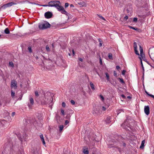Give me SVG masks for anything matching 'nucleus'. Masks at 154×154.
<instances>
[{
  "mask_svg": "<svg viewBox=\"0 0 154 154\" xmlns=\"http://www.w3.org/2000/svg\"><path fill=\"white\" fill-rule=\"evenodd\" d=\"M61 4L59 1H52L48 2L49 7H55L62 14L67 15L68 13L64 9L63 7L61 6Z\"/></svg>",
  "mask_w": 154,
  "mask_h": 154,
  "instance_id": "nucleus-1",
  "label": "nucleus"
},
{
  "mask_svg": "<svg viewBox=\"0 0 154 154\" xmlns=\"http://www.w3.org/2000/svg\"><path fill=\"white\" fill-rule=\"evenodd\" d=\"M49 94H46L44 95L45 99L41 100V103L42 104L44 105L49 103V106L52 108V106L53 105V99L50 94H49Z\"/></svg>",
  "mask_w": 154,
  "mask_h": 154,
  "instance_id": "nucleus-2",
  "label": "nucleus"
},
{
  "mask_svg": "<svg viewBox=\"0 0 154 154\" xmlns=\"http://www.w3.org/2000/svg\"><path fill=\"white\" fill-rule=\"evenodd\" d=\"M51 25L47 22L45 21L44 23L41 24L39 25V28L41 29H45L50 27Z\"/></svg>",
  "mask_w": 154,
  "mask_h": 154,
  "instance_id": "nucleus-3",
  "label": "nucleus"
},
{
  "mask_svg": "<svg viewBox=\"0 0 154 154\" xmlns=\"http://www.w3.org/2000/svg\"><path fill=\"white\" fill-rule=\"evenodd\" d=\"M149 54L151 59L154 61V47L149 49Z\"/></svg>",
  "mask_w": 154,
  "mask_h": 154,
  "instance_id": "nucleus-4",
  "label": "nucleus"
},
{
  "mask_svg": "<svg viewBox=\"0 0 154 154\" xmlns=\"http://www.w3.org/2000/svg\"><path fill=\"white\" fill-rule=\"evenodd\" d=\"M115 138L116 140L119 141L120 142L122 143L124 146H125V143H124L125 138L124 137L121 136L116 135L115 136Z\"/></svg>",
  "mask_w": 154,
  "mask_h": 154,
  "instance_id": "nucleus-5",
  "label": "nucleus"
},
{
  "mask_svg": "<svg viewBox=\"0 0 154 154\" xmlns=\"http://www.w3.org/2000/svg\"><path fill=\"white\" fill-rule=\"evenodd\" d=\"M126 131H128V133L130 135L132 136L133 133L132 132V130H133V127L129 125H128L126 126Z\"/></svg>",
  "mask_w": 154,
  "mask_h": 154,
  "instance_id": "nucleus-6",
  "label": "nucleus"
},
{
  "mask_svg": "<svg viewBox=\"0 0 154 154\" xmlns=\"http://www.w3.org/2000/svg\"><path fill=\"white\" fill-rule=\"evenodd\" d=\"M132 95L126 91V101L130 102L132 98Z\"/></svg>",
  "mask_w": 154,
  "mask_h": 154,
  "instance_id": "nucleus-7",
  "label": "nucleus"
},
{
  "mask_svg": "<svg viewBox=\"0 0 154 154\" xmlns=\"http://www.w3.org/2000/svg\"><path fill=\"white\" fill-rule=\"evenodd\" d=\"M11 88H14V89H17V82L15 80H13L11 81Z\"/></svg>",
  "mask_w": 154,
  "mask_h": 154,
  "instance_id": "nucleus-8",
  "label": "nucleus"
},
{
  "mask_svg": "<svg viewBox=\"0 0 154 154\" xmlns=\"http://www.w3.org/2000/svg\"><path fill=\"white\" fill-rule=\"evenodd\" d=\"M45 17L47 19H49L51 18L53 15L52 12L50 11H48L46 12L45 14Z\"/></svg>",
  "mask_w": 154,
  "mask_h": 154,
  "instance_id": "nucleus-9",
  "label": "nucleus"
},
{
  "mask_svg": "<svg viewBox=\"0 0 154 154\" xmlns=\"http://www.w3.org/2000/svg\"><path fill=\"white\" fill-rule=\"evenodd\" d=\"M144 111L146 115H148L149 114V107L148 106H145Z\"/></svg>",
  "mask_w": 154,
  "mask_h": 154,
  "instance_id": "nucleus-10",
  "label": "nucleus"
},
{
  "mask_svg": "<svg viewBox=\"0 0 154 154\" xmlns=\"http://www.w3.org/2000/svg\"><path fill=\"white\" fill-rule=\"evenodd\" d=\"M125 16H124V15H123L120 18V21L121 22L120 23L123 26H124L125 24Z\"/></svg>",
  "mask_w": 154,
  "mask_h": 154,
  "instance_id": "nucleus-11",
  "label": "nucleus"
},
{
  "mask_svg": "<svg viewBox=\"0 0 154 154\" xmlns=\"http://www.w3.org/2000/svg\"><path fill=\"white\" fill-rule=\"evenodd\" d=\"M83 152L84 154H88L89 151L88 147L87 146H84L83 148Z\"/></svg>",
  "mask_w": 154,
  "mask_h": 154,
  "instance_id": "nucleus-12",
  "label": "nucleus"
},
{
  "mask_svg": "<svg viewBox=\"0 0 154 154\" xmlns=\"http://www.w3.org/2000/svg\"><path fill=\"white\" fill-rule=\"evenodd\" d=\"M99 111L100 109L98 106H97V108H94L93 110V114L94 115H97L99 113Z\"/></svg>",
  "mask_w": 154,
  "mask_h": 154,
  "instance_id": "nucleus-13",
  "label": "nucleus"
},
{
  "mask_svg": "<svg viewBox=\"0 0 154 154\" xmlns=\"http://www.w3.org/2000/svg\"><path fill=\"white\" fill-rule=\"evenodd\" d=\"M29 101L30 104H28V106L30 108L31 106L33 105L34 103V100L32 97H31L29 99Z\"/></svg>",
  "mask_w": 154,
  "mask_h": 154,
  "instance_id": "nucleus-14",
  "label": "nucleus"
},
{
  "mask_svg": "<svg viewBox=\"0 0 154 154\" xmlns=\"http://www.w3.org/2000/svg\"><path fill=\"white\" fill-rule=\"evenodd\" d=\"M139 58L140 59V63H141V66L142 67V69H143V76L144 75V67H143V64L142 63V59H141V58L140 57H139Z\"/></svg>",
  "mask_w": 154,
  "mask_h": 154,
  "instance_id": "nucleus-15",
  "label": "nucleus"
},
{
  "mask_svg": "<svg viewBox=\"0 0 154 154\" xmlns=\"http://www.w3.org/2000/svg\"><path fill=\"white\" fill-rule=\"evenodd\" d=\"M139 49L140 51V55L142 57H143V51L142 47L140 46H139Z\"/></svg>",
  "mask_w": 154,
  "mask_h": 154,
  "instance_id": "nucleus-16",
  "label": "nucleus"
},
{
  "mask_svg": "<svg viewBox=\"0 0 154 154\" xmlns=\"http://www.w3.org/2000/svg\"><path fill=\"white\" fill-rule=\"evenodd\" d=\"M40 137L41 138V140H42L43 144L44 145L45 144V141L44 139L43 136L42 134L40 135Z\"/></svg>",
  "mask_w": 154,
  "mask_h": 154,
  "instance_id": "nucleus-17",
  "label": "nucleus"
},
{
  "mask_svg": "<svg viewBox=\"0 0 154 154\" xmlns=\"http://www.w3.org/2000/svg\"><path fill=\"white\" fill-rule=\"evenodd\" d=\"M110 116H108L106 117L105 120V122L106 124H109L110 122Z\"/></svg>",
  "mask_w": 154,
  "mask_h": 154,
  "instance_id": "nucleus-18",
  "label": "nucleus"
},
{
  "mask_svg": "<svg viewBox=\"0 0 154 154\" xmlns=\"http://www.w3.org/2000/svg\"><path fill=\"white\" fill-rule=\"evenodd\" d=\"M132 6L131 5H129V8H127V11L128 13H129V11L130 12V13L131 12V11L132 10Z\"/></svg>",
  "mask_w": 154,
  "mask_h": 154,
  "instance_id": "nucleus-19",
  "label": "nucleus"
},
{
  "mask_svg": "<svg viewBox=\"0 0 154 154\" xmlns=\"http://www.w3.org/2000/svg\"><path fill=\"white\" fill-rule=\"evenodd\" d=\"M145 140H143L142 142L141 145L140 147V148L141 149H143L144 148V143H145Z\"/></svg>",
  "mask_w": 154,
  "mask_h": 154,
  "instance_id": "nucleus-20",
  "label": "nucleus"
},
{
  "mask_svg": "<svg viewBox=\"0 0 154 154\" xmlns=\"http://www.w3.org/2000/svg\"><path fill=\"white\" fill-rule=\"evenodd\" d=\"M7 7H9L8 3L4 4L2 6H1L0 8V9L2 8L5 9Z\"/></svg>",
  "mask_w": 154,
  "mask_h": 154,
  "instance_id": "nucleus-21",
  "label": "nucleus"
},
{
  "mask_svg": "<svg viewBox=\"0 0 154 154\" xmlns=\"http://www.w3.org/2000/svg\"><path fill=\"white\" fill-rule=\"evenodd\" d=\"M4 32L6 34H8L10 33V32L8 28H7L5 29L4 30Z\"/></svg>",
  "mask_w": 154,
  "mask_h": 154,
  "instance_id": "nucleus-22",
  "label": "nucleus"
},
{
  "mask_svg": "<svg viewBox=\"0 0 154 154\" xmlns=\"http://www.w3.org/2000/svg\"><path fill=\"white\" fill-rule=\"evenodd\" d=\"M8 7H10L14 5H16L17 4V3H16L11 2H10V3H8Z\"/></svg>",
  "mask_w": 154,
  "mask_h": 154,
  "instance_id": "nucleus-23",
  "label": "nucleus"
},
{
  "mask_svg": "<svg viewBox=\"0 0 154 154\" xmlns=\"http://www.w3.org/2000/svg\"><path fill=\"white\" fill-rule=\"evenodd\" d=\"M106 77V79L108 81H109L110 80V78H109V74L107 73H105Z\"/></svg>",
  "mask_w": 154,
  "mask_h": 154,
  "instance_id": "nucleus-24",
  "label": "nucleus"
},
{
  "mask_svg": "<svg viewBox=\"0 0 154 154\" xmlns=\"http://www.w3.org/2000/svg\"><path fill=\"white\" fill-rule=\"evenodd\" d=\"M122 112L124 113V111L123 109H119L117 110V115H118L119 113H121V112Z\"/></svg>",
  "mask_w": 154,
  "mask_h": 154,
  "instance_id": "nucleus-25",
  "label": "nucleus"
},
{
  "mask_svg": "<svg viewBox=\"0 0 154 154\" xmlns=\"http://www.w3.org/2000/svg\"><path fill=\"white\" fill-rule=\"evenodd\" d=\"M78 4L81 6H83L85 5V3L84 2L82 1L78 2Z\"/></svg>",
  "mask_w": 154,
  "mask_h": 154,
  "instance_id": "nucleus-26",
  "label": "nucleus"
},
{
  "mask_svg": "<svg viewBox=\"0 0 154 154\" xmlns=\"http://www.w3.org/2000/svg\"><path fill=\"white\" fill-rule=\"evenodd\" d=\"M90 83L91 87V89H92V90H94L95 88L94 87V84H93V83H92V82H90Z\"/></svg>",
  "mask_w": 154,
  "mask_h": 154,
  "instance_id": "nucleus-27",
  "label": "nucleus"
},
{
  "mask_svg": "<svg viewBox=\"0 0 154 154\" xmlns=\"http://www.w3.org/2000/svg\"><path fill=\"white\" fill-rule=\"evenodd\" d=\"M128 27H129L130 29H133L135 30H137L138 29V28H135V27H134L132 26H128Z\"/></svg>",
  "mask_w": 154,
  "mask_h": 154,
  "instance_id": "nucleus-28",
  "label": "nucleus"
},
{
  "mask_svg": "<svg viewBox=\"0 0 154 154\" xmlns=\"http://www.w3.org/2000/svg\"><path fill=\"white\" fill-rule=\"evenodd\" d=\"M98 41L99 42V46L100 47H101L102 46V42H103V41L102 39H101L100 38L98 39Z\"/></svg>",
  "mask_w": 154,
  "mask_h": 154,
  "instance_id": "nucleus-29",
  "label": "nucleus"
},
{
  "mask_svg": "<svg viewBox=\"0 0 154 154\" xmlns=\"http://www.w3.org/2000/svg\"><path fill=\"white\" fill-rule=\"evenodd\" d=\"M17 137L19 138V139L21 141V142L23 141V138H22V136H21L20 134H18L17 135Z\"/></svg>",
  "mask_w": 154,
  "mask_h": 154,
  "instance_id": "nucleus-30",
  "label": "nucleus"
},
{
  "mask_svg": "<svg viewBox=\"0 0 154 154\" xmlns=\"http://www.w3.org/2000/svg\"><path fill=\"white\" fill-rule=\"evenodd\" d=\"M108 57L110 59H112V54L111 53H109L108 54Z\"/></svg>",
  "mask_w": 154,
  "mask_h": 154,
  "instance_id": "nucleus-31",
  "label": "nucleus"
},
{
  "mask_svg": "<svg viewBox=\"0 0 154 154\" xmlns=\"http://www.w3.org/2000/svg\"><path fill=\"white\" fill-rule=\"evenodd\" d=\"M125 121L121 125V127H122L124 129H125Z\"/></svg>",
  "mask_w": 154,
  "mask_h": 154,
  "instance_id": "nucleus-32",
  "label": "nucleus"
},
{
  "mask_svg": "<svg viewBox=\"0 0 154 154\" xmlns=\"http://www.w3.org/2000/svg\"><path fill=\"white\" fill-rule=\"evenodd\" d=\"M11 96L12 98L14 97L15 96V92L13 90L11 91Z\"/></svg>",
  "mask_w": 154,
  "mask_h": 154,
  "instance_id": "nucleus-33",
  "label": "nucleus"
},
{
  "mask_svg": "<svg viewBox=\"0 0 154 154\" xmlns=\"http://www.w3.org/2000/svg\"><path fill=\"white\" fill-rule=\"evenodd\" d=\"M134 49H137V43L136 42H134Z\"/></svg>",
  "mask_w": 154,
  "mask_h": 154,
  "instance_id": "nucleus-34",
  "label": "nucleus"
},
{
  "mask_svg": "<svg viewBox=\"0 0 154 154\" xmlns=\"http://www.w3.org/2000/svg\"><path fill=\"white\" fill-rule=\"evenodd\" d=\"M134 52L137 55H139V53H138V52L137 50V49H134Z\"/></svg>",
  "mask_w": 154,
  "mask_h": 154,
  "instance_id": "nucleus-35",
  "label": "nucleus"
},
{
  "mask_svg": "<svg viewBox=\"0 0 154 154\" xmlns=\"http://www.w3.org/2000/svg\"><path fill=\"white\" fill-rule=\"evenodd\" d=\"M97 16L98 17H99L100 18V19H102V20H106L105 19V18L103 17L102 16H101L100 15H99V14H97Z\"/></svg>",
  "mask_w": 154,
  "mask_h": 154,
  "instance_id": "nucleus-36",
  "label": "nucleus"
},
{
  "mask_svg": "<svg viewBox=\"0 0 154 154\" xmlns=\"http://www.w3.org/2000/svg\"><path fill=\"white\" fill-rule=\"evenodd\" d=\"M63 128V125H60V126H59V130L60 131H61Z\"/></svg>",
  "mask_w": 154,
  "mask_h": 154,
  "instance_id": "nucleus-37",
  "label": "nucleus"
},
{
  "mask_svg": "<svg viewBox=\"0 0 154 154\" xmlns=\"http://www.w3.org/2000/svg\"><path fill=\"white\" fill-rule=\"evenodd\" d=\"M100 97L101 100L103 101L104 100V97H103L102 95L100 94Z\"/></svg>",
  "mask_w": 154,
  "mask_h": 154,
  "instance_id": "nucleus-38",
  "label": "nucleus"
},
{
  "mask_svg": "<svg viewBox=\"0 0 154 154\" xmlns=\"http://www.w3.org/2000/svg\"><path fill=\"white\" fill-rule=\"evenodd\" d=\"M35 96L38 97L39 96V94L38 91H35Z\"/></svg>",
  "mask_w": 154,
  "mask_h": 154,
  "instance_id": "nucleus-39",
  "label": "nucleus"
},
{
  "mask_svg": "<svg viewBox=\"0 0 154 154\" xmlns=\"http://www.w3.org/2000/svg\"><path fill=\"white\" fill-rule=\"evenodd\" d=\"M45 48L47 51H50V49L48 45L46 46Z\"/></svg>",
  "mask_w": 154,
  "mask_h": 154,
  "instance_id": "nucleus-40",
  "label": "nucleus"
},
{
  "mask_svg": "<svg viewBox=\"0 0 154 154\" xmlns=\"http://www.w3.org/2000/svg\"><path fill=\"white\" fill-rule=\"evenodd\" d=\"M70 115L69 114H68L66 117V119H70Z\"/></svg>",
  "mask_w": 154,
  "mask_h": 154,
  "instance_id": "nucleus-41",
  "label": "nucleus"
},
{
  "mask_svg": "<svg viewBox=\"0 0 154 154\" xmlns=\"http://www.w3.org/2000/svg\"><path fill=\"white\" fill-rule=\"evenodd\" d=\"M61 113H62V115L64 116V115H65V113H64V110L63 109H61Z\"/></svg>",
  "mask_w": 154,
  "mask_h": 154,
  "instance_id": "nucleus-42",
  "label": "nucleus"
},
{
  "mask_svg": "<svg viewBox=\"0 0 154 154\" xmlns=\"http://www.w3.org/2000/svg\"><path fill=\"white\" fill-rule=\"evenodd\" d=\"M99 60H100V64L101 65H102L103 64V62H102L101 58L100 57H99Z\"/></svg>",
  "mask_w": 154,
  "mask_h": 154,
  "instance_id": "nucleus-43",
  "label": "nucleus"
},
{
  "mask_svg": "<svg viewBox=\"0 0 154 154\" xmlns=\"http://www.w3.org/2000/svg\"><path fill=\"white\" fill-rule=\"evenodd\" d=\"M119 81L122 83H124V82L122 78H119Z\"/></svg>",
  "mask_w": 154,
  "mask_h": 154,
  "instance_id": "nucleus-44",
  "label": "nucleus"
},
{
  "mask_svg": "<svg viewBox=\"0 0 154 154\" xmlns=\"http://www.w3.org/2000/svg\"><path fill=\"white\" fill-rule=\"evenodd\" d=\"M137 18L134 17L133 19V22L136 23L137 22Z\"/></svg>",
  "mask_w": 154,
  "mask_h": 154,
  "instance_id": "nucleus-45",
  "label": "nucleus"
},
{
  "mask_svg": "<svg viewBox=\"0 0 154 154\" xmlns=\"http://www.w3.org/2000/svg\"><path fill=\"white\" fill-rule=\"evenodd\" d=\"M28 49L29 51V52L30 53H31L32 52V48L31 47H28Z\"/></svg>",
  "mask_w": 154,
  "mask_h": 154,
  "instance_id": "nucleus-46",
  "label": "nucleus"
},
{
  "mask_svg": "<svg viewBox=\"0 0 154 154\" xmlns=\"http://www.w3.org/2000/svg\"><path fill=\"white\" fill-rule=\"evenodd\" d=\"M9 64L12 67L14 66V64H13V63L12 62H9Z\"/></svg>",
  "mask_w": 154,
  "mask_h": 154,
  "instance_id": "nucleus-47",
  "label": "nucleus"
},
{
  "mask_svg": "<svg viewBox=\"0 0 154 154\" xmlns=\"http://www.w3.org/2000/svg\"><path fill=\"white\" fill-rule=\"evenodd\" d=\"M62 105L63 107H65L66 106V104L64 102H63L62 103Z\"/></svg>",
  "mask_w": 154,
  "mask_h": 154,
  "instance_id": "nucleus-48",
  "label": "nucleus"
},
{
  "mask_svg": "<svg viewBox=\"0 0 154 154\" xmlns=\"http://www.w3.org/2000/svg\"><path fill=\"white\" fill-rule=\"evenodd\" d=\"M145 93H146V94L147 95H148V96H149L151 97V96H152V95H152V94H149V93H148L147 91H145Z\"/></svg>",
  "mask_w": 154,
  "mask_h": 154,
  "instance_id": "nucleus-49",
  "label": "nucleus"
},
{
  "mask_svg": "<svg viewBox=\"0 0 154 154\" xmlns=\"http://www.w3.org/2000/svg\"><path fill=\"white\" fill-rule=\"evenodd\" d=\"M72 105H74L75 104V102L73 100H71L70 101Z\"/></svg>",
  "mask_w": 154,
  "mask_h": 154,
  "instance_id": "nucleus-50",
  "label": "nucleus"
},
{
  "mask_svg": "<svg viewBox=\"0 0 154 154\" xmlns=\"http://www.w3.org/2000/svg\"><path fill=\"white\" fill-rule=\"evenodd\" d=\"M23 95L21 94V95H20L19 97L18 98V100H21L22 99Z\"/></svg>",
  "mask_w": 154,
  "mask_h": 154,
  "instance_id": "nucleus-51",
  "label": "nucleus"
},
{
  "mask_svg": "<svg viewBox=\"0 0 154 154\" xmlns=\"http://www.w3.org/2000/svg\"><path fill=\"white\" fill-rule=\"evenodd\" d=\"M69 4L68 3H66L65 5V7L66 8L68 7L69 6Z\"/></svg>",
  "mask_w": 154,
  "mask_h": 154,
  "instance_id": "nucleus-52",
  "label": "nucleus"
},
{
  "mask_svg": "<svg viewBox=\"0 0 154 154\" xmlns=\"http://www.w3.org/2000/svg\"><path fill=\"white\" fill-rule=\"evenodd\" d=\"M114 75L115 77H117V73L116 71H114L113 72Z\"/></svg>",
  "mask_w": 154,
  "mask_h": 154,
  "instance_id": "nucleus-53",
  "label": "nucleus"
},
{
  "mask_svg": "<svg viewBox=\"0 0 154 154\" xmlns=\"http://www.w3.org/2000/svg\"><path fill=\"white\" fill-rule=\"evenodd\" d=\"M41 6H43V7H47V6H49L48 4V5H41Z\"/></svg>",
  "mask_w": 154,
  "mask_h": 154,
  "instance_id": "nucleus-54",
  "label": "nucleus"
},
{
  "mask_svg": "<svg viewBox=\"0 0 154 154\" xmlns=\"http://www.w3.org/2000/svg\"><path fill=\"white\" fill-rule=\"evenodd\" d=\"M102 110L103 111H105L106 110V108L104 106L102 107Z\"/></svg>",
  "mask_w": 154,
  "mask_h": 154,
  "instance_id": "nucleus-55",
  "label": "nucleus"
},
{
  "mask_svg": "<svg viewBox=\"0 0 154 154\" xmlns=\"http://www.w3.org/2000/svg\"><path fill=\"white\" fill-rule=\"evenodd\" d=\"M122 74L124 75L125 74V69L123 70L122 72Z\"/></svg>",
  "mask_w": 154,
  "mask_h": 154,
  "instance_id": "nucleus-56",
  "label": "nucleus"
},
{
  "mask_svg": "<svg viewBox=\"0 0 154 154\" xmlns=\"http://www.w3.org/2000/svg\"><path fill=\"white\" fill-rule=\"evenodd\" d=\"M69 123V122L68 120H66L65 121V125H66L67 124H68Z\"/></svg>",
  "mask_w": 154,
  "mask_h": 154,
  "instance_id": "nucleus-57",
  "label": "nucleus"
},
{
  "mask_svg": "<svg viewBox=\"0 0 154 154\" xmlns=\"http://www.w3.org/2000/svg\"><path fill=\"white\" fill-rule=\"evenodd\" d=\"M15 114V112H12L11 114V116H14Z\"/></svg>",
  "mask_w": 154,
  "mask_h": 154,
  "instance_id": "nucleus-58",
  "label": "nucleus"
},
{
  "mask_svg": "<svg viewBox=\"0 0 154 154\" xmlns=\"http://www.w3.org/2000/svg\"><path fill=\"white\" fill-rule=\"evenodd\" d=\"M120 66H116V69H117V70H118L120 68Z\"/></svg>",
  "mask_w": 154,
  "mask_h": 154,
  "instance_id": "nucleus-59",
  "label": "nucleus"
},
{
  "mask_svg": "<svg viewBox=\"0 0 154 154\" xmlns=\"http://www.w3.org/2000/svg\"><path fill=\"white\" fill-rule=\"evenodd\" d=\"M121 97H122V98H125V95H124V94H122V95H121Z\"/></svg>",
  "mask_w": 154,
  "mask_h": 154,
  "instance_id": "nucleus-60",
  "label": "nucleus"
},
{
  "mask_svg": "<svg viewBox=\"0 0 154 154\" xmlns=\"http://www.w3.org/2000/svg\"><path fill=\"white\" fill-rule=\"evenodd\" d=\"M79 60L82 62L83 61V59L81 58H79Z\"/></svg>",
  "mask_w": 154,
  "mask_h": 154,
  "instance_id": "nucleus-61",
  "label": "nucleus"
},
{
  "mask_svg": "<svg viewBox=\"0 0 154 154\" xmlns=\"http://www.w3.org/2000/svg\"><path fill=\"white\" fill-rule=\"evenodd\" d=\"M27 138H28L27 137H26L25 138H24L23 139H24V140L26 141V140L27 139Z\"/></svg>",
  "mask_w": 154,
  "mask_h": 154,
  "instance_id": "nucleus-62",
  "label": "nucleus"
},
{
  "mask_svg": "<svg viewBox=\"0 0 154 154\" xmlns=\"http://www.w3.org/2000/svg\"><path fill=\"white\" fill-rule=\"evenodd\" d=\"M5 120L4 119L2 120V121H1V123L3 124V122H5Z\"/></svg>",
  "mask_w": 154,
  "mask_h": 154,
  "instance_id": "nucleus-63",
  "label": "nucleus"
},
{
  "mask_svg": "<svg viewBox=\"0 0 154 154\" xmlns=\"http://www.w3.org/2000/svg\"><path fill=\"white\" fill-rule=\"evenodd\" d=\"M70 6L71 7H74V5L72 4H71Z\"/></svg>",
  "mask_w": 154,
  "mask_h": 154,
  "instance_id": "nucleus-64",
  "label": "nucleus"
}]
</instances>
